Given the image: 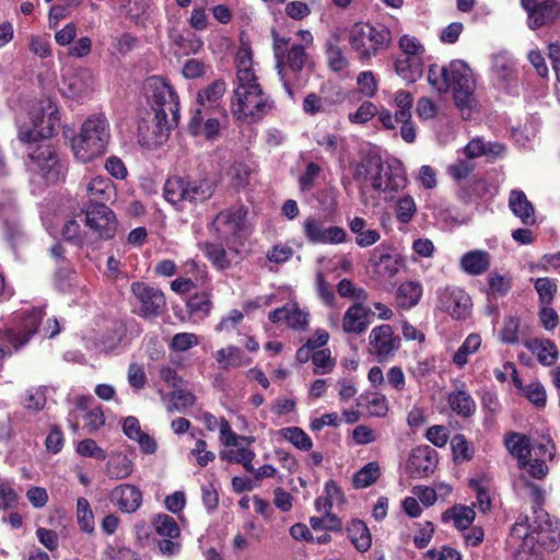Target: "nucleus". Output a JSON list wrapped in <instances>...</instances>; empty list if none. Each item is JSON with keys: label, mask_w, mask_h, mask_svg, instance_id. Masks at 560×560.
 <instances>
[{"label": "nucleus", "mask_w": 560, "mask_h": 560, "mask_svg": "<svg viewBox=\"0 0 560 560\" xmlns=\"http://www.w3.org/2000/svg\"><path fill=\"white\" fill-rule=\"evenodd\" d=\"M225 83L217 80L199 91L197 96V107L203 110H209L224 94Z\"/></svg>", "instance_id": "c03bdc74"}, {"label": "nucleus", "mask_w": 560, "mask_h": 560, "mask_svg": "<svg viewBox=\"0 0 560 560\" xmlns=\"http://www.w3.org/2000/svg\"><path fill=\"white\" fill-rule=\"evenodd\" d=\"M189 130L195 136L213 139L220 131V122L217 118L211 117L208 110L195 108L189 121Z\"/></svg>", "instance_id": "7c9ffc66"}, {"label": "nucleus", "mask_w": 560, "mask_h": 560, "mask_svg": "<svg viewBox=\"0 0 560 560\" xmlns=\"http://www.w3.org/2000/svg\"><path fill=\"white\" fill-rule=\"evenodd\" d=\"M133 471L132 459L122 452H115L109 455L105 466V474L112 480H119L129 477Z\"/></svg>", "instance_id": "4c0bfd02"}, {"label": "nucleus", "mask_w": 560, "mask_h": 560, "mask_svg": "<svg viewBox=\"0 0 560 560\" xmlns=\"http://www.w3.org/2000/svg\"><path fill=\"white\" fill-rule=\"evenodd\" d=\"M16 213L14 198L11 194L2 192L0 194V219L5 224H12V229H14V218Z\"/></svg>", "instance_id": "338daca9"}, {"label": "nucleus", "mask_w": 560, "mask_h": 560, "mask_svg": "<svg viewBox=\"0 0 560 560\" xmlns=\"http://www.w3.org/2000/svg\"><path fill=\"white\" fill-rule=\"evenodd\" d=\"M214 182L210 178L188 179L170 177L164 184V197L173 206L184 202L197 203L208 200L214 192Z\"/></svg>", "instance_id": "9d476101"}, {"label": "nucleus", "mask_w": 560, "mask_h": 560, "mask_svg": "<svg viewBox=\"0 0 560 560\" xmlns=\"http://www.w3.org/2000/svg\"><path fill=\"white\" fill-rule=\"evenodd\" d=\"M481 336L479 334H469L462 346L453 355V363L457 368H463L468 363V357L476 353L481 347Z\"/></svg>", "instance_id": "a18cd8bd"}, {"label": "nucleus", "mask_w": 560, "mask_h": 560, "mask_svg": "<svg viewBox=\"0 0 560 560\" xmlns=\"http://www.w3.org/2000/svg\"><path fill=\"white\" fill-rule=\"evenodd\" d=\"M521 4L527 12V25L530 30L550 25L560 18V2L556 0H521Z\"/></svg>", "instance_id": "6ab92c4d"}, {"label": "nucleus", "mask_w": 560, "mask_h": 560, "mask_svg": "<svg viewBox=\"0 0 560 560\" xmlns=\"http://www.w3.org/2000/svg\"><path fill=\"white\" fill-rule=\"evenodd\" d=\"M92 73L88 68H71L63 72L61 92L69 98H81L92 90Z\"/></svg>", "instance_id": "4be33fe9"}, {"label": "nucleus", "mask_w": 560, "mask_h": 560, "mask_svg": "<svg viewBox=\"0 0 560 560\" xmlns=\"http://www.w3.org/2000/svg\"><path fill=\"white\" fill-rule=\"evenodd\" d=\"M439 304L453 318L464 319L469 314L471 300L463 289L452 287L439 291Z\"/></svg>", "instance_id": "5701e85b"}, {"label": "nucleus", "mask_w": 560, "mask_h": 560, "mask_svg": "<svg viewBox=\"0 0 560 560\" xmlns=\"http://www.w3.org/2000/svg\"><path fill=\"white\" fill-rule=\"evenodd\" d=\"M236 82L235 84L248 83L257 80L253 69L252 51L248 47H241L236 54Z\"/></svg>", "instance_id": "a19ab883"}, {"label": "nucleus", "mask_w": 560, "mask_h": 560, "mask_svg": "<svg viewBox=\"0 0 560 560\" xmlns=\"http://www.w3.org/2000/svg\"><path fill=\"white\" fill-rule=\"evenodd\" d=\"M535 289L541 304L549 305L553 301L557 292V283L551 278H538L535 280Z\"/></svg>", "instance_id": "680f3d73"}, {"label": "nucleus", "mask_w": 560, "mask_h": 560, "mask_svg": "<svg viewBox=\"0 0 560 560\" xmlns=\"http://www.w3.org/2000/svg\"><path fill=\"white\" fill-rule=\"evenodd\" d=\"M241 443L238 442V446H234L235 448L222 451L220 458L228 463L241 464L246 471H254L253 460L256 456L255 452L249 447L242 446Z\"/></svg>", "instance_id": "37998d69"}, {"label": "nucleus", "mask_w": 560, "mask_h": 560, "mask_svg": "<svg viewBox=\"0 0 560 560\" xmlns=\"http://www.w3.org/2000/svg\"><path fill=\"white\" fill-rule=\"evenodd\" d=\"M560 541V526L541 508L521 514L511 527L508 544L514 548L513 560H544L542 550L553 551Z\"/></svg>", "instance_id": "f257e3e1"}, {"label": "nucleus", "mask_w": 560, "mask_h": 560, "mask_svg": "<svg viewBox=\"0 0 560 560\" xmlns=\"http://www.w3.org/2000/svg\"><path fill=\"white\" fill-rule=\"evenodd\" d=\"M447 401L451 409L462 418H469L476 412V402L463 382H459L448 394Z\"/></svg>", "instance_id": "473e14b6"}, {"label": "nucleus", "mask_w": 560, "mask_h": 560, "mask_svg": "<svg viewBox=\"0 0 560 560\" xmlns=\"http://www.w3.org/2000/svg\"><path fill=\"white\" fill-rule=\"evenodd\" d=\"M61 114L51 98H42L27 114L16 117L18 137L22 142H35L52 137L59 129Z\"/></svg>", "instance_id": "39448f33"}, {"label": "nucleus", "mask_w": 560, "mask_h": 560, "mask_svg": "<svg viewBox=\"0 0 560 560\" xmlns=\"http://www.w3.org/2000/svg\"><path fill=\"white\" fill-rule=\"evenodd\" d=\"M475 517V510L465 505L454 506L444 514L445 520L452 521L454 526L462 530L468 529Z\"/></svg>", "instance_id": "de8ad7c7"}, {"label": "nucleus", "mask_w": 560, "mask_h": 560, "mask_svg": "<svg viewBox=\"0 0 560 560\" xmlns=\"http://www.w3.org/2000/svg\"><path fill=\"white\" fill-rule=\"evenodd\" d=\"M370 262L373 272L381 279H392L398 273L402 265L400 255L396 253L381 252L380 248H375L373 250Z\"/></svg>", "instance_id": "cd10ccee"}, {"label": "nucleus", "mask_w": 560, "mask_h": 560, "mask_svg": "<svg viewBox=\"0 0 560 560\" xmlns=\"http://www.w3.org/2000/svg\"><path fill=\"white\" fill-rule=\"evenodd\" d=\"M390 32L382 24L354 23L349 32V43L360 60H370L390 44Z\"/></svg>", "instance_id": "6e6552de"}, {"label": "nucleus", "mask_w": 560, "mask_h": 560, "mask_svg": "<svg viewBox=\"0 0 560 560\" xmlns=\"http://www.w3.org/2000/svg\"><path fill=\"white\" fill-rule=\"evenodd\" d=\"M28 172L38 176L46 185H54L63 180L67 174V163L59 153L48 144H39L27 154Z\"/></svg>", "instance_id": "9b49d317"}, {"label": "nucleus", "mask_w": 560, "mask_h": 560, "mask_svg": "<svg viewBox=\"0 0 560 560\" xmlns=\"http://www.w3.org/2000/svg\"><path fill=\"white\" fill-rule=\"evenodd\" d=\"M220 441L228 447L238 446V442H253V438L240 436L232 429L230 423L224 419L220 418Z\"/></svg>", "instance_id": "052dcab7"}, {"label": "nucleus", "mask_w": 560, "mask_h": 560, "mask_svg": "<svg viewBox=\"0 0 560 560\" xmlns=\"http://www.w3.org/2000/svg\"><path fill=\"white\" fill-rule=\"evenodd\" d=\"M81 211L85 215V224L100 238L112 240L118 231V221L116 214L106 205L98 207H85Z\"/></svg>", "instance_id": "dca6fc26"}, {"label": "nucleus", "mask_w": 560, "mask_h": 560, "mask_svg": "<svg viewBox=\"0 0 560 560\" xmlns=\"http://www.w3.org/2000/svg\"><path fill=\"white\" fill-rule=\"evenodd\" d=\"M381 476V467L377 462H370L358 470L352 478L354 488L364 489L372 486Z\"/></svg>", "instance_id": "49530a36"}, {"label": "nucleus", "mask_w": 560, "mask_h": 560, "mask_svg": "<svg viewBox=\"0 0 560 560\" xmlns=\"http://www.w3.org/2000/svg\"><path fill=\"white\" fill-rule=\"evenodd\" d=\"M352 175L362 189L371 188L380 198L388 202L405 189L407 176L398 160L384 162L377 154H366L352 164Z\"/></svg>", "instance_id": "f03ea898"}, {"label": "nucleus", "mask_w": 560, "mask_h": 560, "mask_svg": "<svg viewBox=\"0 0 560 560\" xmlns=\"http://www.w3.org/2000/svg\"><path fill=\"white\" fill-rule=\"evenodd\" d=\"M174 44L177 48L176 52L184 56L197 55L203 47L201 38L194 33L177 35Z\"/></svg>", "instance_id": "8fccbe9b"}, {"label": "nucleus", "mask_w": 560, "mask_h": 560, "mask_svg": "<svg viewBox=\"0 0 560 560\" xmlns=\"http://www.w3.org/2000/svg\"><path fill=\"white\" fill-rule=\"evenodd\" d=\"M492 75L502 89H510L517 81L516 61L508 54H498L493 58Z\"/></svg>", "instance_id": "c85d7f7f"}, {"label": "nucleus", "mask_w": 560, "mask_h": 560, "mask_svg": "<svg viewBox=\"0 0 560 560\" xmlns=\"http://www.w3.org/2000/svg\"><path fill=\"white\" fill-rule=\"evenodd\" d=\"M44 316L42 307L15 312L10 326L0 338V358L11 353V349L19 350L25 346L37 332L38 325Z\"/></svg>", "instance_id": "0eeeda50"}, {"label": "nucleus", "mask_w": 560, "mask_h": 560, "mask_svg": "<svg viewBox=\"0 0 560 560\" xmlns=\"http://www.w3.org/2000/svg\"><path fill=\"white\" fill-rule=\"evenodd\" d=\"M504 445L510 454L517 459V465L527 474L532 456L529 439L517 432H510L504 438Z\"/></svg>", "instance_id": "c756f323"}, {"label": "nucleus", "mask_w": 560, "mask_h": 560, "mask_svg": "<svg viewBox=\"0 0 560 560\" xmlns=\"http://www.w3.org/2000/svg\"><path fill=\"white\" fill-rule=\"evenodd\" d=\"M20 495L13 486L7 481H0V510H13L18 508Z\"/></svg>", "instance_id": "bf43d9fd"}, {"label": "nucleus", "mask_w": 560, "mask_h": 560, "mask_svg": "<svg viewBox=\"0 0 560 560\" xmlns=\"http://www.w3.org/2000/svg\"><path fill=\"white\" fill-rule=\"evenodd\" d=\"M209 66L200 59H186L182 66V74L184 78L192 80L203 77Z\"/></svg>", "instance_id": "774afa93"}, {"label": "nucleus", "mask_w": 560, "mask_h": 560, "mask_svg": "<svg viewBox=\"0 0 560 560\" xmlns=\"http://www.w3.org/2000/svg\"><path fill=\"white\" fill-rule=\"evenodd\" d=\"M509 208L512 211V213L516 218H518L524 225H534L536 223L534 206L527 199L523 190H511L509 196Z\"/></svg>", "instance_id": "2f4dec72"}, {"label": "nucleus", "mask_w": 560, "mask_h": 560, "mask_svg": "<svg viewBox=\"0 0 560 560\" xmlns=\"http://www.w3.org/2000/svg\"><path fill=\"white\" fill-rule=\"evenodd\" d=\"M312 362L315 366V374L329 373L335 365V361L331 358V352L329 349L316 350L312 355Z\"/></svg>", "instance_id": "e2e57ef3"}, {"label": "nucleus", "mask_w": 560, "mask_h": 560, "mask_svg": "<svg viewBox=\"0 0 560 560\" xmlns=\"http://www.w3.org/2000/svg\"><path fill=\"white\" fill-rule=\"evenodd\" d=\"M110 140V125L103 113L89 115L79 132L71 139L70 145L74 159L89 163L102 156Z\"/></svg>", "instance_id": "20e7f679"}, {"label": "nucleus", "mask_w": 560, "mask_h": 560, "mask_svg": "<svg viewBox=\"0 0 560 560\" xmlns=\"http://www.w3.org/2000/svg\"><path fill=\"white\" fill-rule=\"evenodd\" d=\"M370 351L380 362L394 357L400 347V339L394 335L390 325L384 324L374 327L369 335Z\"/></svg>", "instance_id": "aec40b11"}, {"label": "nucleus", "mask_w": 560, "mask_h": 560, "mask_svg": "<svg viewBox=\"0 0 560 560\" xmlns=\"http://www.w3.org/2000/svg\"><path fill=\"white\" fill-rule=\"evenodd\" d=\"M417 212V205L412 196L405 195L398 198L395 217L399 223L408 224Z\"/></svg>", "instance_id": "5fc2aeb1"}, {"label": "nucleus", "mask_w": 560, "mask_h": 560, "mask_svg": "<svg viewBox=\"0 0 560 560\" xmlns=\"http://www.w3.org/2000/svg\"><path fill=\"white\" fill-rule=\"evenodd\" d=\"M144 95L153 114L171 116L174 122L179 117V98L171 83L159 75L150 77L145 80Z\"/></svg>", "instance_id": "ddd939ff"}, {"label": "nucleus", "mask_w": 560, "mask_h": 560, "mask_svg": "<svg viewBox=\"0 0 560 560\" xmlns=\"http://www.w3.org/2000/svg\"><path fill=\"white\" fill-rule=\"evenodd\" d=\"M348 537L358 551L365 552L370 549L372 538L366 524L361 520H353L349 524Z\"/></svg>", "instance_id": "79ce46f5"}, {"label": "nucleus", "mask_w": 560, "mask_h": 560, "mask_svg": "<svg viewBox=\"0 0 560 560\" xmlns=\"http://www.w3.org/2000/svg\"><path fill=\"white\" fill-rule=\"evenodd\" d=\"M459 266L467 275H482L490 267V254L482 249L469 250L462 256Z\"/></svg>", "instance_id": "f704fd0d"}, {"label": "nucleus", "mask_w": 560, "mask_h": 560, "mask_svg": "<svg viewBox=\"0 0 560 560\" xmlns=\"http://www.w3.org/2000/svg\"><path fill=\"white\" fill-rule=\"evenodd\" d=\"M341 38L339 34H331L325 44V55L330 70L340 72L349 66V60L345 50L340 46Z\"/></svg>", "instance_id": "e433bc0d"}, {"label": "nucleus", "mask_w": 560, "mask_h": 560, "mask_svg": "<svg viewBox=\"0 0 560 560\" xmlns=\"http://www.w3.org/2000/svg\"><path fill=\"white\" fill-rule=\"evenodd\" d=\"M447 91L452 90L456 106L463 117H469L476 105L474 97L475 81L470 68L462 60H453L446 66Z\"/></svg>", "instance_id": "f8f14e48"}, {"label": "nucleus", "mask_w": 560, "mask_h": 560, "mask_svg": "<svg viewBox=\"0 0 560 560\" xmlns=\"http://www.w3.org/2000/svg\"><path fill=\"white\" fill-rule=\"evenodd\" d=\"M530 451L527 475L534 479H542L549 472L547 463L555 458L556 444L549 434H541L530 443Z\"/></svg>", "instance_id": "f3484780"}, {"label": "nucleus", "mask_w": 560, "mask_h": 560, "mask_svg": "<svg viewBox=\"0 0 560 560\" xmlns=\"http://www.w3.org/2000/svg\"><path fill=\"white\" fill-rule=\"evenodd\" d=\"M131 292L136 298L139 315L144 318L156 317L166 305L163 292L144 282H133Z\"/></svg>", "instance_id": "a211bd4d"}, {"label": "nucleus", "mask_w": 560, "mask_h": 560, "mask_svg": "<svg viewBox=\"0 0 560 560\" xmlns=\"http://www.w3.org/2000/svg\"><path fill=\"white\" fill-rule=\"evenodd\" d=\"M77 453L83 457H90L98 460L106 458V451L97 445L92 439H84L77 445Z\"/></svg>", "instance_id": "69168bd1"}, {"label": "nucleus", "mask_w": 560, "mask_h": 560, "mask_svg": "<svg viewBox=\"0 0 560 560\" xmlns=\"http://www.w3.org/2000/svg\"><path fill=\"white\" fill-rule=\"evenodd\" d=\"M78 196L82 208L106 205L116 197L114 183L106 176L84 177L80 184Z\"/></svg>", "instance_id": "4468645a"}, {"label": "nucleus", "mask_w": 560, "mask_h": 560, "mask_svg": "<svg viewBox=\"0 0 560 560\" xmlns=\"http://www.w3.org/2000/svg\"><path fill=\"white\" fill-rule=\"evenodd\" d=\"M395 70L402 80L416 82L423 72L422 57L399 56L395 62Z\"/></svg>", "instance_id": "58836bf2"}, {"label": "nucleus", "mask_w": 560, "mask_h": 560, "mask_svg": "<svg viewBox=\"0 0 560 560\" xmlns=\"http://www.w3.org/2000/svg\"><path fill=\"white\" fill-rule=\"evenodd\" d=\"M524 346L537 358L542 365L550 366L556 363L559 351L556 343L549 339H527Z\"/></svg>", "instance_id": "72a5a7b5"}, {"label": "nucleus", "mask_w": 560, "mask_h": 560, "mask_svg": "<svg viewBox=\"0 0 560 560\" xmlns=\"http://www.w3.org/2000/svg\"><path fill=\"white\" fill-rule=\"evenodd\" d=\"M279 435L300 451L307 452L313 447L312 439L299 427L283 428L279 431Z\"/></svg>", "instance_id": "09e8293b"}, {"label": "nucleus", "mask_w": 560, "mask_h": 560, "mask_svg": "<svg viewBox=\"0 0 560 560\" xmlns=\"http://www.w3.org/2000/svg\"><path fill=\"white\" fill-rule=\"evenodd\" d=\"M112 503L124 513H133L142 504L141 490L131 483H121L110 492Z\"/></svg>", "instance_id": "bb28decb"}, {"label": "nucleus", "mask_w": 560, "mask_h": 560, "mask_svg": "<svg viewBox=\"0 0 560 560\" xmlns=\"http://www.w3.org/2000/svg\"><path fill=\"white\" fill-rule=\"evenodd\" d=\"M247 209L244 206H234L217 214L211 223V231L218 238L226 243L230 249L237 252V246L250 234L246 221Z\"/></svg>", "instance_id": "1a4fd4ad"}, {"label": "nucleus", "mask_w": 560, "mask_h": 560, "mask_svg": "<svg viewBox=\"0 0 560 560\" xmlns=\"http://www.w3.org/2000/svg\"><path fill=\"white\" fill-rule=\"evenodd\" d=\"M438 454L430 446L413 448L408 457L406 469L413 478H423L432 474L438 464Z\"/></svg>", "instance_id": "a878e982"}, {"label": "nucleus", "mask_w": 560, "mask_h": 560, "mask_svg": "<svg viewBox=\"0 0 560 560\" xmlns=\"http://www.w3.org/2000/svg\"><path fill=\"white\" fill-rule=\"evenodd\" d=\"M137 42L138 39L129 33L116 36L110 45V54L125 56L136 47Z\"/></svg>", "instance_id": "0e129e2a"}, {"label": "nucleus", "mask_w": 560, "mask_h": 560, "mask_svg": "<svg viewBox=\"0 0 560 560\" xmlns=\"http://www.w3.org/2000/svg\"><path fill=\"white\" fill-rule=\"evenodd\" d=\"M393 105L396 107L395 115L387 108H382L378 113V120L384 128L389 130L396 128V120H408L411 118L413 95L408 91L398 90L394 94Z\"/></svg>", "instance_id": "b1692460"}, {"label": "nucleus", "mask_w": 560, "mask_h": 560, "mask_svg": "<svg viewBox=\"0 0 560 560\" xmlns=\"http://www.w3.org/2000/svg\"><path fill=\"white\" fill-rule=\"evenodd\" d=\"M94 398L91 395H83L75 399V408L72 411L73 419L70 420L71 428L75 431L80 427L78 418L82 416L83 428L89 432L98 430L105 423V417L101 407H92Z\"/></svg>", "instance_id": "412c9836"}, {"label": "nucleus", "mask_w": 560, "mask_h": 560, "mask_svg": "<svg viewBox=\"0 0 560 560\" xmlns=\"http://www.w3.org/2000/svg\"><path fill=\"white\" fill-rule=\"evenodd\" d=\"M422 284L419 281L410 280L400 283L396 292L397 306L409 310L416 306L422 296Z\"/></svg>", "instance_id": "ea45409f"}, {"label": "nucleus", "mask_w": 560, "mask_h": 560, "mask_svg": "<svg viewBox=\"0 0 560 560\" xmlns=\"http://www.w3.org/2000/svg\"><path fill=\"white\" fill-rule=\"evenodd\" d=\"M187 308L192 317L202 319L209 315L212 302L206 293L195 294L188 300Z\"/></svg>", "instance_id": "603ef678"}, {"label": "nucleus", "mask_w": 560, "mask_h": 560, "mask_svg": "<svg viewBox=\"0 0 560 560\" xmlns=\"http://www.w3.org/2000/svg\"><path fill=\"white\" fill-rule=\"evenodd\" d=\"M272 39L278 75L287 95L293 100L295 92L306 82L304 69L310 61L308 55L303 45L292 44L289 47L290 38L276 32L272 33Z\"/></svg>", "instance_id": "7ed1b4c3"}, {"label": "nucleus", "mask_w": 560, "mask_h": 560, "mask_svg": "<svg viewBox=\"0 0 560 560\" xmlns=\"http://www.w3.org/2000/svg\"><path fill=\"white\" fill-rule=\"evenodd\" d=\"M272 106L273 102L262 91L257 80L236 84L231 101V112L238 121L256 122L262 119Z\"/></svg>", "instance_id": "423d86ee"}, {"label": "nucleus", "mask_w": 560, "mask_h": 560, "mask_svg": "<svg viewBox=\"0 0 560 560\" xmlns=\"http://www.w3.org/2000/svg\"><path fill=\"white\" fill-rule=\"evenodd\" d=\"M520 319L515 316L504 318L499 338L503 343L515 345L520 340Z\"/></svg>", "instance_id": "6e6d98bb"}, {"label": "nucleus", "mask_w": 560, "mask_h": 560, "mask_svg": "<svg viewBox=\"0 0 560 560\" xmlns=\"http://www.w3.org/2000/svg\"><path fill=\"white\" fill-rule=\"evenodd\" d=\"M176 124L163 113L153 114L152 120L142 119L139 122L138 141L144 148H158L167 140L171 128Z\"/></svg>", "instance_id": "2eb2a0df"}, {"label": "nucleus", "mask_w": 560, "mask_h": 560, "mask_svg": "<svg viewBox=\"0 0 560 560\" xmlns=\"http://www.w3.org/2000/svg\"><path fill=\"white\" fill-rule=\"evenodd\" d=\"M373 316L370 307L362 303H353L342 316L341 328L345 334L360 336L368 330Z\"/></svg>", "instance_id": "393cba45"}, {"label": "nucleus", "mask_w": 560, "mask_h": 560, "mask_svg": "<svg viewBox=\"0 0 560 560\" xmlns=\"http://www.w3.org/2000/svg\"><path fill=\"white\" fill-rule=\"evenodd\" d=\"M77 518L81 530L89 534L94 532V514L85 498L77 500Z\"/></svg>", "instance_id": "864d4df0"}, {"label": "nucleus", "mask_w": 560, "mask_h": 560, "mask_svg": "<svg viewBox=\"0 0 560 560\" xmlns=\"http://www.w3.org/2000/svg\"><path fill=\"white\" fill-rule=\"evenodd\" d=\"M326 228L315 217H307L303 221V233L306 240L313 244H322Z\"/></svg>", "instance_id": "13d9d810"}, {"label": "nucleus", "mask_w": 560, "mask_h": 560, "mask_svg": "<svg viewBox=\"0 0 560 560\" xmlns=\"http://www.w3.org/2000/svg\"><path fill=\"white\" fill-rule=\"evenodd\" d=\"M205 254L207 258L218 268L226 269L230 267L231 261L228 258L226 252L221 244L206 243Z\"/></svg>", "instance_id": "4d7b16f0"}, {"label": "nucleus", "mask_w": 560, "mask_h": 560, "mask_svg": "<svg viewBox=\"0 0 560 560\" xmlns=\"http://www.w3.org/2000/svg\"><path fill=\"white\" fill-rule=\"evenodd\" d=\"M153 526L158 535L175 539L179 536L180 529L174 517L167 514H159L153 521Z\"/></svg>", "instance_id": "3c124183"}, {"label": "nucleus", "mask_w": 560, "mask_h": 560, "mask_svg": "<svg viewBox=\"0 0 560 560\" xmlns=\"http://www.w3.org/2000/svg\"><path fill=\"white\" fill-rule=\"evenodd\" d=\"M126 326L121 322H114L102 335L97 349L102 352H114L126 346Z\"/></svg>", "instance_id": "c9c22d12"}]
</instances>
